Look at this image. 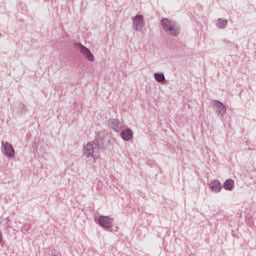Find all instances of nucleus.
<instances>
[{
  "label": "nucleus",
  "mask_w": 256,
  "mask_h": 256,
  "mask_svg": "<svg viewBox=\"0 0 256 256\" xmlns=\"http://www.w3.org/2000/svg\"><path fill=\"white\" fill-rule=\"evenodd\" d=\"M103 147V133L99 132L95 139L88 142L83 146L82 153L86 159H92L93 163H97V159H99V153L101 148Z\"/></svg>",
  "instance_id": "nucleus-1"
},
{
  "label": "nucleus",
  "mask_w": 256,
  "mask_h": 256,
  "mask_svg": "<svg viewBox=\"0 0 256 256\" xmlns=\"http://www.w3.org/2000/svg\"><path fill=\"white\" fill-rule=\"evenodd\" d=\"M160 23L162 25V29L167 35H170L171 37H179L181 34V26H179L175 20L162 18Z\"/></svg>",
  "instance_id": "nucleus-2"
},
{
  "label": "nucleus",
  "mask_w": 256,
  "mask_h": 256,
  "mask_svg": "<svg viewBox=\"0 0 256 256\" xmlns=\"http://www.w3.org/2000/svg\"><path fill=\"white\" fill-rule=\"evenodd\" d=\"M114 221L115 220L110 216L100 215L97 220H95V223L104 229V231H108L109 233H117V231H119V227L115 226V228H113Z\"/></svg>",
  "instance_id": "nucleus-3"
},
{
  "label": "nucleus",
  "mask_w": 256,
  "mask_h": 256,
  "mask_svg": "<svg viewBox=\"0 0 256 256\" xmlns=\"http://www.w3.org/2000/svg\"><path fill=\"white\" fill-rule=\"evenodd\" d=\"M74 47L75 49H78L80 51L81 55H83V57H85L87 61H90V63H93L95 61V56L93 55V53H91V50L89 48L81 43H74Z\"/></svg>",
  "instance_id": "nucleus-4"
},
{
  "label": "nucleus",
  "mask_w": 256,
  "mask_h": 256,
  "mask_svg": "<svg viewBox=\"0 0 256 256\" xmlns=\"http://www.w3.org/2000/svg\"><path fill=\"white\" fill-rule=\"evenodd\" d=\"M212 108L215 111L216 115L220 117V119H223V117H225V114L227 113V107H225V104H223V102L219 100H213Z\"/></svg>",
  "instance_id": "nucleus-5"
},
{
  "label": "nucleus",
  "mask_w": 256,
  "mask_h": 256,
  "mask_svg": "<svg viewBox=\"0 0 256 256\" xmlns=\"http://www.w3.org/2000/svg\"><path fill=\"white\" fill-rule=\"evenodd\" d=\"M132 27L134 31H143V27H145L143 15L138 14L132 18Z\"/></svg>",
  "instance_id": "nucleus-6"
},
{
  "label": "nucleus",
  "mask_w": 256,
  "mask_h": 256,
  "mask_svg": "<svg viewBox=\"0 0 256 256\" xmlns=\"http://www.w3.org/2000/svg\"><path fill=\"white\" fill-rule=\"evenodd\" d=\"M108 124L110 125L111 129L115 131V133H121L122 129H125V125L123 122L119 121V119H109Z\"/></svg>",
  "instance_id": "nucleus-7"
},
{
  "label": "nucleus",
  "mask_w": 256,
  "mask_h": 256,
  "mask_svg": "<svg viewBox=\"0 0 256 256\" xmlns=\"http://www.w3.org/2000/svg\"><path fill=\"white\" fill-rule=\"evenodd\" d=\"M2 148L4 149V154L8 159H11L15 157V149L13 148V145L9 142H2Z\"/></svg>",
  "instance_id": "nucleus-8"
},
{
  "label": "nucleus",
  "mask_w": 256,
  "mask_h": 256,
  "mask_svg": "<svg viewBox=\"0 0 256 256\" xmlns=\"http://www.w3.org/2000/svg\"><path fill=\"white\" fill-rule=\"evenodd\" d=\"M133 130L131 128H126L120 132V137L123 141H133Z\"/></svg>",
  "instance_id": "nucleus-9"
},
{
  "label": "nucleus",
  "mask_w": 256,
  "mask_h": 256,
  "mask_svg": "<svg viewBox=\"0 0 256 256\" xmlns=\"http://www.w3.org/2000/svg\"><path fill=\"white\" fill-rule=\"evenodd\" d=\"M210 191L212 193H221V189H223V184L219 180H212L209 184Z\"/></svg>",
  "instance_id": "nucleus-10"
},
{
  "label": "nucleus",
  "mask_w": 256,
  "mask_h": 256,
  "mask_svg": "<svg viewBox=\"0 0 256 256\" xmlns=\"http://www.w3.org/2000/svg\"><path fill=\"white\" fill-rule=\"evenodd\" d=\"M217 29H227L229 21L226 18H218L215 23Z\"/></svg>",
  "instance_id": "nucleus-11"
},
{
  "label": "nucleus",
  "mask_w": 256,
  "mask_h": 256,
  "mask_svg": "<svg viewBox=\"0 0 256 256\" xmlns=\"http://www.w3.org/2000/svg\"><path fill=\"white\" fill-rule=\"evenodd\" d=\"M225 191H233L235 189V181L233 179H227L222 186Z\"/></svg>",
  "instance_id": "nucleus-12"
},
{
  "label": "nucleus",
  "mask_w": 256,
  "mask_h": 256,
  "mask_svg": "<svg viewBox=\"0 0 256 256\" xmlns=\"http://www.w3.org/2000/svg\"><path fill=\"white\" fill-rule=\"evenodd\" d=\"M154 79L157 83H161L162 85L167 84L165 74L163 72L154 73Z\"/></svg>",
  "instance_id": "nucleus-13"
},
{
  "label": "nucleus",
  "mask_w": 256,
  "mask_h": 256,
  "mask_svg": "<svg viewBox=\"0 0 256 256\" xmlns=\"http://www.w3.org/2000/svg\"><path fill=\"white\" fill-rule=\"evenodd\" d=\"M3 241V234L0 232V243Z\"/></svg>",
  "instance_id": "nucleus-14"
}]
</instances>
